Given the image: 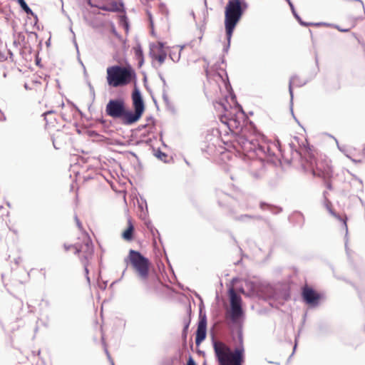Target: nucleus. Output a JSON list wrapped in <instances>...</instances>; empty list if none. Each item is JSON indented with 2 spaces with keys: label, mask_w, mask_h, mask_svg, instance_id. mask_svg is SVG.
I'll return each instance as SVG.
<instances>
[{
  "label": "nucleus",
  "mask_w": 365,
  "mask_h": 365,
  "mask_svg": "<svg viewBox=\"0 0 365 365\" xmlns=\"http://www.w3.org/2000/svg\"><path fill=\"white\" fill-rule=\"evenodd\" d=\"M88 4L91 7H96L103 11H109V12H119V13H125L124 4L121 1L112 0L110 3L107 4H98L94 5L91 4L89 1ZM120 24L123 26L125 31H128V23L127 21V17L125 14L122 15L120 17Z\"/></svg>",
  "instance_id": "nucleus-9"
},
{
  "label": "nucleus",
  "mask_w": 365,
  "mask_h": 365,
  "mask_svg": "<svg viewBox=\"0 0 365 365\" xmlns=\"http://www.w3.org/2000/svg\"><path fill=\"white\" fill-rule=\"evenodd\" d=\"M187 365H196L193 359L190 356L187 362Z\"/></svg>",
  "instance_id": "nucleus-26"
},
{
  "label": "nucleus",
  "mask_w": 365,
  "mask_h": 365,
  "mask_svg": "<svg viewBox=\"0 0 365 365\" xmlns=\"http://www.w3.org/2000/svg\"><path fill=\"white\" fill-rule=\"evenodd\" d=\"M44 120H46V127L48 129L55 128L57 125L56 114L53 111H48L44 113Z\"/></svg>",
  "instance_id": "nucleus-14"
},
{
  "label": "nucleus",
  "mask_w": 365,
  "mask_h": 365,
  "mask_svg": "<svg viewBox=\"0 0 365 365\" xmlns=\"http://www.w3.org/2000/svg\"><path fill=\"white\" fill-rule=\"evenodd\" d=\"M129 259L140 279L145 281L149 275V260L139 252L133 250L129 252Z\"/></svg>",
  "instance_id": "nucleus-7"
},
{
  "label": "nucleus",
  "mask_w": 365,
  "mask_h": 365,
  "mask_svg": "<svg viewBox=\"0 0 365 365\" xmlns=\"http://www.w3.org/2000/svg\"><path fill=\"white\" fill-rule=\"evenodd\" d=\"M207 333V320L205 317L200 319L196 331L195 344L198 346L205 339Z\"/></svg>",
  "instance_id": "nucleus-13"
},
{
  "label": "nucleus",
  "mask_w": 365,
  "mask_h": 365,
  "mask_svg": "<svg viewBox=\"0 0 365 365\" xmlns=\"http://www.w3.org/2000/svg\"><path fill=\"white\" fill-rule=\"evenodd\" d=\"M289 91L290 93H292V82L289 83Z\"/></svg>",
  "instance_id": "nucleus-30"
},
{
  "label": "nucleus",
  "mask_w": 365,
  "mask_h": 365,
  "mask_svg": "<svg viewBox=\"0 0 365 365\" xmlns=\"http://www.w3.org/2000/svg\"><path fill=\"white\" fill-rule=\"evenodd\" d=\"M212 76L215 81H217L218 80L223 81L222 76L219 73H215L212 75Z\"/></svg>",
  "instance_id": "nucleus-24"
},
{
  "label": "nucleus",
  "mask_w": 365,
  "mask_h": 365,
  "mask_svg": "<svg viewBox=\"0 0 365 365\" xmlns=\"http://www.w3.org/2000/svg\"><path fill=\"white\" fill-rule=\"evenodd\" d=\"M326 207L327 209L329 210V212L333 215L335 217H336L337 219L340 220H342V219L339 216L337 215L331 209V203L329 202V201H327V203H326Z\"/></svg>",
  "instance_id": "nucleus-21"
},
{
  "label": "nucleus",
  "mask_w": 365,
  "mask_h": 365,
  "mask_svg": "<svg viewBox=\"0 0 365 365\" xmlns=\"http://www.w3.org/2000/svg\"><path fill=\"white\" fill-rule=\"evenodd\" d=\"M231 306H241L242 299L238 296L233 288L229 290Z\"/></svg>",
  "instance_id": "nucleus-16"
},
{
  "label": "nucleus",
  "mask_w": 365,
  "mask_h": 365,
  "mask_svg": "<svg viewBox=\"0 0 365 365\" xmlns=\"http://www.w3.org/2000/svg\"><path fill=\"white\" fill-rule=\"evenodd\" d=\"M215 356L220 365H242L245 358V349L240 346L232 351L231 349L220 341L213 342Z\"/></svg>",
  "instance_id": "nucleus-4"
},
{
  "label": "nucleus",
  "mask_w": 365,
  "mask_h": 365,
  "mask_svg": "<svg viewBox=\"0 0 365 365\" xmlns=\"http://www.w3.org/2000/svg\"><path fill=\"white\" fill-rule=\"evenodd\" d=\"M343 221H344V225H345V227H346H346H347V225H346V219L343 220Z\"/></svg>",
  "instance_id": "nucleus-29"
},
{
  "label": "nucleus",
  "mask_w": 365,
  "mask_h": 365,
  "mask_svg": "<svg viewBox=\"0 0 365 365\" xmlns=\"http://www.w3.org/2000/svg\"><path fill=\"white\" fill-rule=\"evenodd\" d=\"M242 314L241 306H231L230 317L232 321H236Z\"/></svg>",
  "instance_id": "nucleus-18"
},
{
  "label": "nucleus",
  "mask_w": 365,
  "mask_h": 365,
  "mask_svg": "<svg viewBox=\"0 0 365 365\" xmlns=\"http://www.w3.org/2000/svg\"><path fill=\"white\" fill-rule=\"evenodd\" d=\"M216 110L220 112L219 118L225 124L230 131L237 133L242 129V123L245 120V113L236 106H231L226 101L216 102Z\"/></svg>",
  "instance_id": "nucleus-2"
},
{
  "label": "nucleus",
  "mask_w": 365,
  "mask_h": 365,
  "mask_svg": "<svg viewBox=\"0 0 365 365\" xmlns=\"http://www.w3.org/2000/svg\"><path fill=\"white\" fill-rule=\"evenodd\" d=\"M248 5L244 0H228L225 7V26L228 39L240 21Z\"/></svg>",
  "instance_id": "nucleus-5"
},
{
  "label": "nucleus",
  "mask_w": 365,
  "mask_h": 365,
  "mask_svg": "<svg viewBox=\"0 0 365 365\" xmlns=\"http://www.w3.org/2000/svg\"><path fill=\"white\" fill-rule=\"evenodd\" d=\"M240 133H237L235 141L241 146L244 151L249 152L252 150V140L247 135V128L240 130Z\"/></svg>",
  "instance_id": "nucleus-12"
},
{
  "label": "nucleus",
  "mask_w": 365,
  "mask_h": 365,
  "mask_svg": "<svg viewBox=\"0 0 365 365\" xmlns=\"http://www.w3.org/2000/svg\"><path fill=\"white\" fill-rule=\"evenodd\" d=\"M336 28L340 31H342V32H347L349 31V29H340L339 26H336Z\"/></svg>",
  "instance_id": "nucleus-27"
},
{
  "label": "nucleus",
  "mask_w": 365,
  "mask_h": 365,
  "mask_svg": "<svg viewBox=\"0 0 365 365\" xmlns=\"http://www.w3.org/2000/svg\"><path fill=\"white\" fill-rule=\"evenodd\" d=\"M22 9L28 14H32L31 9L29 7L24 0H17Z\"/></svg>",
  "instance_id": "nucleus-20"
},
{
  "label": "nucleus",
  "mask_w": 365,
  "mask_h": 365,
  "mask_svg": "<svg viewBox=\"0 0 365 365\" xmlns=\"http://www.w3.org/2000/svg\"><path fill=\"white\" fill-rule=\"evenodd\" d=\"M291 7H292V12H293V14H294V16H295V17H297V18L298 19L299 17H298V16L297 15V14L295 13L294 10V9H293V6H292V5H291Z\"/></svg>",
  "instance_id": "nucleus-28"
},
{
  "label": "nucleus",
  "mask_w": 365,
  "mask_h": 365,
  "mask_svg": "<svg viewBox=\"0 0 365 365\" xmlns=\"http://www.w3.org/2000/svg\"><path fill=\"white\" fill-rule=\"evenodd\" d=\"M30 86H34V89L38 91H40L41 88V83H26L25 85V88L26 89L28 88H31V87Z\"/></svg>",
  "instance_id": "nucleus-22"
},
{
  "label": "nucleus",
  "mask_w": 365,
  "mask_h": 365,
  "mask_svg": "<svg viewBox=\"0 0 365 365\" xmlns=\"http://www.w3.org/2000/svg\"><path fill=\"white\" fill-rule=\"evenodd\" d=\"M136 73L130 65H113L106 68V82L111 88L124 87L136 82Z\"/></svg>",
  "instance_id": "nucleus-3"
},
{
  "label": "nucleus",
  "mask_w": 365,
  "mask_h": 365,
  "mask_svg": "<svg viewBox=\"0 0 365 365\" xmlns=\"http://www.w3.org/2000/svg\"><path fill=\"white\" fill-rule=\"evenodd\" d=\"M134 226L130 220L128 221V227L123 232L122 237L126 241H131L133 239Z\"/></svg>",
  "instance_id": "nucleus-15"
},
{
  "label": "nucleus",
  "mask_w": 365,
  "mask_h": 365,
  "mask_svg": "<svg viewBox=\"0 0 365 365\" xmlns=\"http://www.w3.org/2000/svg\"><path fill=\"white\" fill-rule=\"evenodd\" d=\"M220 90V88L217 83H212L211 82H209L205 87L207 94L211 96L217 94Z\"/></svg>",
  "instance_id": "nucleus-19"
},
{
  "label": "nucleus",
  "mask_w": 365,
  "mask_h": 365,
  "mask_svg": "<svg viewBox=\"0 0 365 365\" xmlns=\"http://www.w3.org/2000/svg\"><path fill=\"white\" fill-rule=\"evenodd\" d=\"M64 249L66 251L70 249L74 250V252L78 255L81 264L84 267L86 279L88 282H90L88 267L91 264L93 258V245L89 236L83 233L80 242L74 245L66 246L65 245Z\"/></svg>",
  "instance_id": "nucleus-6"
},
{
  "label": "nucleus",
  "mask_w": 365,
  "mask_h": 365,
  "mask_svg": "<svg viewBox=\"0 0 365 365\" xmlns=\"http://www.w3.org/2000/svg\"><path fill=\"white\" fill-rule=\"evenodd\" d=\"M134 111L130 110L123 99H112L106 106L107 115L120 119L123 124L130 125L138 122L145 111V104L138 89L135 88L132 93Z\"/></svg>",
  "instance_id": "nucleus-1"
},
{
  "label": "nucleus",
  "mask_w": 365,
  "mask_h": 365,
  "mask_svg": "<svg viewBox=\"0 0 365 365\" xmlns=\"http://www.w3.org/2000/svg\"><path fill=\"white\" fill-rule=\"evenodd\" d=\"M302 297L306 304L316 307L319 304L323 295L312 287L305 284L302 288Z\"/></svg>",
  "instance_id": "nucleus-11"
},
{
  "label": "nucleus",
  "mask_w": 365,
  "mask_h": 365,
  "mask_svg": "<svg viewBox=\"0 0 365 365\" xmlns=\"http://www.w3.org/2000/svg\"><path fill=\"white\" fill-rule=\"evenodd\" d=\"M149 56L151 58L153 66L156 68H160L165 63L168 56L164 43L156 42L150 44Z\"/></svg>",
  "instance_id": "nucleus-10"
},
{
  "label": "nucleus",
  "mask_w": 365,
  "mask_h": 365,
  "mask_svg": "<svg viewBox=\"0 0 365 365\" xmlns=\"http://www.w3.org/2000/svg\"><path fill=\"white\" fill-rule=\"evenodd\" d=\"M312 173L314 176L322 178L329 190L331 189L332 169L327 161L317 160L312 168Z\"/></svg>",
  "instance_id": "nucleus-8"
},
{
  "label": "nucleus",
  "mask_w": 365,
  "mask_h": 365,
  "mask_svg": "<svg viewBox=\"0 0 365 365\" xmlns=\"http://www.w3.org/2000/svg\"><path fill=\"white\" fill-rule=\"evenodd\" d=\"M135 55L138 56V58L139 59H140L139 64H140V66H141L143 62V51L141 50V48H138L135 49Z\"/></svg>",
  "instance_id": "nucleus-23"
},
{
  "label": "nucleus",
  "mask_w": 365,
  "mask_h": 365,
  "mask_svg": "<svg viewBox=\"0 0 365 365\" xmlns=\"http://www.w3.org/2000/svg\"><path fill=\"white\" fill-rule=\"evenodd\" d=\"M75 220L76 222V225L78 227V228L80 230H82L83 229L82 224H81V222H80V220H78V218L76 216L75 217Z\"/></svg>",
  "instance_id": "nucleus-25"
},
{
  "label": "nucleus",
  "mask_w": 365,
  "mask_h": 365,
  "mask_svg": "<svg viewBox=\"0 0 365 365\" xmlns=\"http://www.w3.org/2000/svg\"><path fill=\"white\" fill-rule=\"evenodd\" d=\"M255 152L258 155H260V154H263L264 156H271L274 155V153L271 152L269 146L266 143L262 145H258L257 148L255 150Z\"/></svg>",
  "instance_id": "nucleus-17"
}]
</instances>
